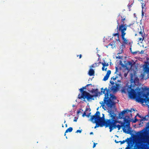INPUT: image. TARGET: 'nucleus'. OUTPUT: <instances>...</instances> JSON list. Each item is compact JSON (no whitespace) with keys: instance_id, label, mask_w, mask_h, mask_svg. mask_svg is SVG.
<instances>
[{"instance_id":"1","label":"nucleus","mask_w":149,"mask_h":149,"mask_svg":"<svg viewBox=\"0 0 149 149\" xmlns=\"http://www.w3.org/2000/svg\"><path fill=\"white\" fill-rule=\"evenodd\" d=\"M109 91L107 88H106L104 89L103 88H101V92L104 94L105 97L104 99V102H102V103H100L101 104V106L104 109V104H105L107 105L108 108L109 109H111L112 108L115 107V103L113 101V100H114L116 99V97L115 96L113 95H110L111 98V99L109 98Z\"/></svg>"},{"instance_id":"2","label":"nucleus","mask_w":149,"mask_h":149,"mask_svg":"<svg viewBox=\"0 0 149 149\" xmlns=\"http://www.w3.org/2000/svg\"><path fill=\"white\" fill-rule=\"evenodd\" d=\"M142 90L140 91V89L137 87L135 90L137 91H138L137 92L134 91L133 90L130 92L131 96L132 99H135L136 102H140L141 103H143L145 102L148 105L149 103V98L147 97V95L143 93L144 89L142 88Z\"/></svg>"},{"instance_id":"3","label":"nucleus","mask_w":149,"mask_h":149,"mask_svg":"<svg viewBox=\"0 0 149 149\" xmlns=\"http://www.w3.org/2000/svg\"><path fill=\"white\" fill-rule=\"evenodd\" d=\"M129 118V116H126L124 118V122H121V124L122 127H123V132L131 134L132 131L130 129L131 128L130 127V121L128 119Z\"/></svg>"},{"instance_id":"4","label":"nucleus","mask_w":149,"mask_h":149,"mask_svg":"<svg viewBox=\"0 0 149 149\" xmlns=\"http://www.w3.org/2000/svg\"><path fill=\"white\" fill-rule=\"evenodd\" d=\"M100 112L99 111H96V113L94 115L91 116L90 118L91 121L92 122H93L94 119H95L97 120H98V121L102 123V124H104V123H105V122L108 121V119H106V120L105 119L104 115V114H102L103 116L102 117H100Z\"/></svg>"},{"instance_id":"5","label":"nucleus","mask_w":149,"mask_h":149,"mask_svg":"<svg viewBox=\"0 0 149 149\" xmlns=\"http://www.w3.org/2000/svg\"><path fill=\"white\" fill-rule=\"evenodd\" d=\"M131 84L129 87V89H130V91H128L130 97L132 98V97L131 96L130 92L133 90L135 92V90H134L135 88L134 87L138 86L139 84V79L137 77H136L134 79H133V77L131 76L130 79Z\"/></svg>"},{"instance_id":"6","label":"nucleus","mask_w":149,"mask_h":149,"mask_svg":"<svg viewBox=\"0 0 149 149\" xmlns=\"http://www.w3.org/2000/svg\"><path fill=\"white\" fill-rule=\"evenodd\" d=\"M108 112L109 113L108 115L111 118V119H109L107 122L109 123H114L115 124H116L118 122L119 123L116 119V114L112 111L111 109H109Z\"/></svg>"},{"instance_id":"7","label":"nucleus","mask_w":149,"mask_h":149,"mask_svg":"<svg viewBox=\"0 0 149 149\" xmlns=\"http://www.w3.org/2000/svg\"><path fill=\"white\" fill-rule=\"evenodd\" d=\"M79 90L81 93V94H79L78 95V98L80 99H83V100L86 101L85 99H86L88 101V97L89 93L85 91H84L83 88H81Z\"/></svg>"},{"instance_id":"8","label":"nucleus","mask_w":149,"mask_h":149,"mask_svg":"<svg viewBox=\"0 0 149 149\" xmlns=\"http://www.w3.org/2000/svg\"><path fill=\"white\" fill-rule=\"evenodd\" d=\"M91 93L93 94L95 93L94 95H91L89 93L88 97V101H89L90 100H94V97H97L99 94H101L102 93L98 91V90L97 88L96 89H93L91 91Z\"/></svg>"},{"instance_id":"9","label":"nucleus","mask_w":149,"mask_h":149,"mask_svg":"<svg viewBox=\"0 0 149 149\" xmlns=\"http://www.w3.org/2000/svg\"><path fill=\"white\" fill-rule=\"evenodd\" d=\"M117 22L118 25L117 26V29H117L118 31L121 32V35H125L126 33L125 31L127 30V25L126 24H124V23L121 25H119L118 21H117Z\"/></svg>"},{"instance_id":"10","label":"nucleus","mask_w":149,"mask_h":149,"mask_svg":"<svg viewBox=\"0 0 149 149\" xmlns=\"http://www.w3.org/2000/svg\"><path fill=\"white\" fill-rule=\"evenodd\" d=\"M105 126L106 127H109L110 130L109 132H111L114 129L116 128L117 125L114 123H109L107 121L105 122Z\"/></svg>"},{"instance_id":"11","label":"nucleus","mask_w":149,"mask_h":149,"mask_svg":"<svg viewBox=\"0 0 149 149\" xmlns=\"http://www.w3.org/2000/svg\"><path fill=\"white\" fill-rule=\"evenodd\" d=\"M137 116L139 117L140 118H141V119L139 120L140 123L139 125L142 124L143 123V122L144 121H147L149 119V111L148 112V114L145 117L141 116L138 113L137 115Z\"/></svg>"},{"instance_id":"12","label":"nucleus","mask_w":149,"mask_h":149,"mask_svg":"<svg viewBox=\"0 0 149 149\" xmlns=\"http://www.w3.org/2000/svg\"><path fill=\"white\" fill-rule=\"evenodd\" d=\"M92 122L93 123H96V125L94 127V128L95 129L97 127H99V126L100 127H102L104 126H105V123H104V124H102V123L98 121V120H97L95 119H94V120H93V122Z\"/></svg>"},{"instance_id":"13","label":"nucleus","mask_w":149,"mask_h":149,"mask_svg":"<svg viewBox=\"0 0 149 149\" xmlns=\"http://www.w3.org/2000/svg\"><path fill=\"white\" fill-rule=\"evenodd\" d=\"M133 109H132L131 110H128V109H126L125 110H124L122 111L121 113H120L119 114V116L120 117V119L122 118L123 117V116L124 114L126 113H127L128 112H132V110ZM133 110L134 111H135V110L134 109H133Z\"/></svg>"},{"instance_id":"14","label":"nucleus","mask_w":149,"mask_h":149,"mask_svg":"<svg viewBox=\"0 0 149 149\" xmlns=\"http://www.w3.org/2000/svg\"><path fill=\"white\" fill-rule=\"evenodd\" d=\"M144 33L143 32V31H141L139 32V36H141V37L139 38H138L139 40L138 41L140 42H141L144 40L145 35H144Z\"/></svg>"},{"instance_id":"15","label":"nucleus","mask_w":149,"mask_h":149,"mask_svg":"<svg viewBox=\"0 0 149 149\" xmlns=\"http://www.w3.org/2000/svg\"><path fill=\"white\" fill-rule=\"evenodd\" d=\"M143 70L144 73L149 74V67L148 65L144 64L143 65Z\"/></svg>"},{"instance_id":"16","label":"nucleus","mask_w":149,"mask_h":149,"mask_svg":"<svg viewBox=\"0 0 149 149\" xmlns=\"http://www.w3.org/2000/svg\"><path fill=\"white\" fill-rule=\"evenodd\" d=\"M125 46L124 44H122L120 47V49L118 54H120L123 53V49L125 48Z\"/></svg>"},{"instance_id":"17","label":"nucleus","mask_w":149,"mask_h":149,"mask_svg":"<svg viewBox=\"0 0 149 149\" xmlns=\"http://www.w3.org/2000/svg\"><path fill=\"white\" fill-rule=\"evenodd\" d=\"M125 35H121V36L122 37V38L123 40V42L125 44H127L129 40H127L126 38H125Z\"/></svg>"},{"instance_id":"18","label":"nucleus","mask_w":149,"mask_h":149,"mask_svg":"<svg viewBox=\"0 0 149 149\" xmlns=\"http://www.w3.org/2000/svg\"><path fill=\"white\" fill-rule=\"evenodd\" d=\"M95 71L94 70L92 69H90L88 72V74L90 76H92L94 75Z\"/></svg>"},{"instance_id":"19","label":"nucleus","mask_w":149,"mask_h":149,"mask_svg":"<svg viewBox=\"0 0 149 149\" xmlns=\"http://www.w3.org/2000/svg\"><path fill=\"white\" fill-rule=\"evenodd\" d=\"M110 89L111 91H113L114 92H116L117 89V87L116 86H112Z\"/></svg>"},{"instance_id":"20","label":"nucleus","mask_w":149,"mask_h":149,"mask_svg":"<svg viewBox=\"0 0 149 149\" xmlns=\"http://www.w3.org/2000/svg\"><path fill=\"white\" fill-rule=\"evenodd\" d=\"M138 134L143 139H144L145 137V136H144V134H143V132H139V134Z\"/></svg>"},{"instance_id":"21","label":"nucleus","mask_w":149,"mask_h":149,"mask_svg":"<svg viewBox=\"0 0 149 149\" xmlns=\"http://www.w3.org/2000/svg\"><path fill=\"white\" fill-rule=\"evenodd\" d=\"M73 130V128L72 127H70L69 128H68L66 130L65 132V133H68V132H71Z\"/></svg>"},{"instance_id":"22","label":"nucleus","mask_w":149,"mask_h":149,"mask_svg":"<svg viewBox=\"0 0 149 149\" xmlns=\"http://www.w3.org/2000/svg\"><path fill=\"white\" fill-rule=\"evenodd\" d=\"M91 113L90 112V113H89L87 115H86V112L85 111L84 113H83V114H82V116L83 117H84L85 116H86L87 117H89L90 116V115Z\"/></svg>"},{"instance_id":"23","label":"nucleus","mask_w":149,"mask_h":149,"mask_svg":"<svg viewBox=\"0 0 149 149\" xmlns=\"http://www.w3.org/2000/svg\"><path fill=\"white\" fill-rule=\"evenodd\" d=\"M126 141V140H123L122 141H116V140H115V142L116 143H118L119 142H120V144H124V143H125Z\"/></svg>"},{"instance_id":"24","label":"nucleus","mask_w":149,"mask_h":149,"mask_svg":"<svg viewBox=\"0 0 149 149\" xmlns=\"http://www.w3.org/2000/svg\"><path fill=\"white\" fill-rule=\"evenodd\" d=\"M143 149H149V146L147 144H144L143 145Z\"/></svg>"},{"instance_id":"25","label":"nucleus","mask_w":149,"mask_h":149,"mask_svg":"<svg viewBox=\"0 0 149 149\" xmlns=\"http://www.w3.org/2000/svg\"><path fill=\"white\" fill-rule=\"evenodd\" d=\"M118 30H117V33H114L113 34V36H117V37H118V40H119L120 41V40H119V33L118 32Z\"/></svg>"},{"instance_id":"26","label":"nucleus","mask_w":149,"mask_h":149,"mask_svg":"<svg viewBox=\"0 0 149 149\" xmlns=\"http://www.w3.org/2000/svg\"><path fill=\"white\" fill-rule=\"evenodd\" d=\"M134 146V144L133 143L131 142L130 144L128 143V146L129 149H131V148L133 147Z\"/></svg>"},{"instance_id":"27","label":"nucleus","mask_w":149,"mask_h":149,"mask_svg":"<svg viewBox=\"0 0 149 149\" xmlns=\"http://www.w3.org/2000/svg\"><path fill=\"white\" fill-rule=\"evenodd\" d=\"M109 77V76L106 74V75L104 77L103 80L104 81H106L108 79Z\"/></svg>"},{"instance_id":"28","label":"nucleus","mask_w":149,"mask_h":149,"mask_svg":"<svg viewBox=\"0 0 149 149\" xmlns=\"http://www.w3.org/2000/svg\"><path fill=\"white\" fill-rule=\"evenodd\" d=\"M121 17L122 18L121 19V22H122L123 23H124L125 24V22H124L125 19V17L124 16L123 17L122 16H121Z\"/></svg>"},{"instance_id":"29","label":"nucleus","mask_w":149,"mask_h":149,"mask_svg":"<svg viewBox=\"0 0 149 149\" xmlns=\"http://www.w3.org/2000/svg\"><path fill=\"white\" fill-rule=\"evenodd\" d=\"M136 116H135V117H134V118H135V119L134 120H133L132 121V122L133 123H136L137 121H139V120H138V119H136Z\"/></svg>"},{"instance_id":"30","label":"nucleus","mask_w":149,"mask_h":149,"mask_svg":"<svg viewBox=\"0 0 149 149\" xmlns=\"http://www.w3.org/2000/svg\"><path fill=\"white\" fill-rule=\"evenodd\" d=\"M122 126V125L121 124V125L118 124L117 125L116 128L117 127L118 128V130H119L120 129L121 127Z\"/></svg>"},{"instance_id":"31","label":"nucleus","mask_w":149,"mask_h":149,"mask_svg":"<svg viewBox=\"0 0 149 149\" xmlns=\"http://www.w3.org/2000/svg\"><path fill=\"white\" fill-rule=\"evenodd\" d=\"M102 64L103 66L104 67L106 66H107L109 65V64H108V63H102Z\"/></svg>"},{"instance_id":"32","label":"nucleus","mask_w":149,"mask_h":149,"mask_svg":"<svg viewBox=\"0 0 149 149\" xmlns=\"http://www.w3.org/2000/svg\"><path fill=\"white\" fill-rule=\"evenodd\" d=\"M83 110L81 109H80L78 111H77V113L78 114H79L80 113H82Z\"/></svg>"},{"instance_id":"33","label":"nucleus","mask_w":149,"mask_h":149,"mask_svg":"<svg viewBox=\"0 0 149 149\" xmlns=\"http://www.w3.org/2000/svg\"><path fill=\"white\" fill-rule=\"evenodd\" d=\"M130 50L131 51V53L133 54H136L137 52H139L138 51H135V52H132V51H131V48H130Z\"/></svg>"},{"instance_id":"34","label":"nucleus","mask_w":149,"mask_h":149,"mask_svg":"<svg viewBox=\"0 0 149 149\" xmlns=\"http://www.w3.org/2000/svg\"><path fill=\"white\" fill-rule=\"evenodd\" d=\"M111 73V71L110 70H109L107 71L106 74L109 76V75Z\"/></svg>"},{"instance_id":"35","label":"nucleus","mask_w":149,"mask_h":149,"mask_svg":"<svg viewBox=\"0 0 149 149\" xmlns=\"http://www.w3.org/2000/svg\"><path fill=\"white\" fill-rule=\"evenodd\" d=\"M97 66V63H95L91 65V67L92 68H94Z\"/></svg>"},{"instance_id":"36","label":"nucleus","mask_w":149,"mask_h":149,"mask_svg":"<svg viewBox=\"0 0 149 149\" xmlns=\"http://www.w3.org/2000/svg\"><path fill=\"white\" fill-rule=\"evenodd\" d=\"M128 65L131 66V67L132 66V62L130 61H128Z\"/></svg>"},{"instance_id":"37","label":"nucleus","mask_w":149,"mask_h":149,"mask_svg":"<svg viewBox=\"0 0 149 149\" xmlns=\"http://www.w3.org/2000/svg\"><path fill=\"white\" fill-rule=\"evenodd\" d=\"M117 78V77H113L111 78V80L113 79V80L114 81Z\"/></svg>"},{"instance_id":"38","label":"nucleus","mask_w":149,"mask_h":149,"mask_svg":"<svg viewBox=\"0 0 149 149\" xmlns=\"http://www.w3.org/2000/svg\"><path fill=\"white\" fill-rule=\"evenodd\" d=\"M104 67L103 66V67L102 68V70L103 71H104V70L106 71L107 69V68H106L105 69H104Z\"/></svg>"},{"instance_id":"39","label":"nucleus","mask_w":149,"mask_h":149,"mask_svg":"<svg viewBox=\"0 0 149 149\" xmlns=\"http://www.w3.org/2000/svg\"><path fill=\"white\" fill-rule=\"evenodd\" d=\"M81 130H78L76 132L77 133H78V132H79V133H81Z\"/></svg>"},{"instance_id":"40","label":"nucleus","mask_w":149,"mask_h":149,"mask_svg":"<svg viewBox=\"0 0 149 149\" xmlns=\"http://www.w3.org/2000/svg\"><path fill=\"white\" fill-rule=\"evenodd\" d=\"M110 83L112 85H113L114 84V83L113 81H111V80L110 81Z\"/></svg>"},{"instance_id":"41","label":"nucleus","mask_w":149,"mask_h":149,"mask_svg":"<svg viewBox=\"0 0 149 149\" xmlns=\"http://www.w3.org/2000/svg\"><path fill=\"white\" fill-rule=\"evenodd\" d=\"M141 77H142L141 79H143V78L144 76V74L143 73V74H141Z\"/></svg>"},{"instance_id":"42","label":"nucleus","mask_w":149,"mask_h":149,"mask_svg":"<svg viewBox=\"0 0 149 149\" xmlns=\"http://www.w3.org/2000/svg\"><path fill=\"white\" fill-rule=\"evenodd\" d=\"M118 68L117 67H116V72H115V73H116L118 72Z\"/></svg>"},{"instance_id":"43","label":"nucleus","mask_w":149,"mask_h":149,"mask_svg":"<svg viewBox=\"0 0 149 149\" xmlns=\"http://www.w3.org/2000/svg\"><path fill=\"white\" fill-rule=\"evenodd\" d=\"M97 144V143H93V148H94L96 144Z\"/></svg>"},{"instance_id":"44","label":"nucleus","mask_w":149,"mask_h":149,"mask_svg":"<svg viewBox=\"0 0 149 149\" xmlns=\"http://www.w3.org/2000/svg\"><path fill=\"white\" fill-rule=\"evenodd\" d=\"M91 111V109H88V108H86V111Z\"/></svg>"},{"instance_id":"45","label":"nucleus","mask_w":149,"mask_h":149,"mask_svg":"<svg viewBox=\"0 0 149 149\" xmlns=\"http://www.w3.org/2000/svg\"><path fill=\"white\" fill-rule=\"evenodd\" d=\"M145 4H142V9L143 8V6H145Z\"/></svg>"},{"instance_id":"46","label":"nucleus","mask_w":149,"mask_h":149,"mask_svg":"<svg viewBox=\"0 0 149 149\" xmlns=\"http://www.w3.org/2000/svg\"><path fill=\"white\" fill-rule=\"evenodd\" d=\"M127 73H125L124 74V77H126L127 76Z\"/></svg>"},{"instance_id":"47","label":"nucleus","mask_w":149,"mask_h":149,"mask_svg":"<svg viewBox=\"0 0 149 149\" xmlns=\"http://www.w3.org/2000/svg\"><path fill=\"white\" fill-rule=\"evenodd\" d=\"M87 86H86V85L85 86L83 87H82V88H83V89L84 90V89H86V87Z\"/></svg>"},{"instance_id":"48","label":"nucleus","mask_w":149,"mask_h":149,"mask_svg":"<svg viewBox=\"0 0 149 149\" xmlns=\"http://www.w3.org/2000/svg\"><path fill=\"white\" fill-rule=\"evenodd\" d=\"M79 56V58H81V54H80L79 55H77V56Z\"/></svg>"},{"instance_id":"49","label":"nucleus","mask_w":149,"mask_h":149,"mask_svg":"<svg viewBox=\"0 0 149 149\" xmlns=\"http://www.w3.org/2000/svg\"><path fill=\"white\" fill-rule=\"evenodd\" d=\"M128 7L129 9H130V7H131V5L128 4Z\"/></svg>"},{"instance_id":"50","label":"nucleus","mask_w":149,"mask_h":149,"mask_svg":"<svg viewBox=\"0 0 149 149\" xmlns=\"http://www.w3.org/2000/svg\"><path fill=\"white\" fill-rule=\"evenodd\" d=\"M92 86V85L91 84H88L86 85V86Z\"/></svg>"},{"instance_id":"51","label":"nucleus","mask_w":149,"mask_h":149,"mask_svg":"<svg viewBox=\"0 0 149 149\" xmlns=\"http://www.w3.org/2000/svg\"><path fill=\"white\" fill-rule=\"evenodd\" d=\"M116 86H119V84H117L116 83Z\"/></svg>"},{"instance_id":"52","label":"nucleus","mask_w":149,"mask_h":149,"mask_svg":"<svg viewBox=\"0 0 149 149\" xmlns=\"http://www.w3.org/2000/svg\"><path fill=\"white\" fill-rule=\"evenodd\" d=\"M133 26V24H132V25H131H131H129V26H131V27L132 28V27Z\"/></svg>"},{"instance_id":"53","label":"nucleus","mask_w":149,"mask_h":149,"mask_svg":"<svg viewBox=\"0 0 149 149\" xmlns=\"http://www.w3.org/2000/svg\"><path fill=\"white\" fill-rule=\"evenodd\" d=\"M93 134V132H91L90 133V134L91 135V134Z\"/></svg>"},{"instance_id":"54","label":"nucleus","mask_w":149,"mask_h":149,"mask_svg":"<svg viewBox=\"0 0 149 149\" xmlns=\"http://www.w3.org/2000/svg\"><path fill=\"white\" fill-rule=\"evenodd\" d=\"M77 121V119H74V122H76V121Z\"/></svg>"},{"instance_id":"55","label":"nucleus","mask_w":149,"mask_h":149,"mask_svg":"<svg viewBox=\"0 0 149 149\" xmlns=\"http://www.w3.org/2000/svg\"><path fill=\"white\" fill-rule=\"evenodd\" d=\"M101 63V62H99L98 63V65H99L100 64V63Z\"/></svg>"},{"instance_id":"56","label":"nucleus","mask_w":149,"mask_h":149,"mask_svg":"<svg viewBox=\"0 0 149 149\" xmlns=\"http://www.w3.org/2000/svg\"><path fill=\"white\" fill-rule=\"evenodd\" d=\"M117 81L118 82H121V81L120 80H117Z\"/></svg>"},{"instance_id":"57","label":"nucleus","mask_w":149,"mask_h":149,"mask_svg":"<svg viewBox=\"0 0 149 149\" xmlns=\"http://www.w3.org/2000/svg\"><path fill=\"white\" fill-rule=\"evenodd\" d=\"M143 53V51L142 50L141 52V54H142Z\"/></svg>"},{"instance_id":"58","label":"nucleus","mask_w":149,"mask_h":149,"mask_svg":"<svg viewBox=\"0 0 149 149\" xmlns=\"http://www.w3.org/2000/svg\"><path fill=\"white\" fill-rule=\"evenodd\" d=\"M148 110L149 111V105H148Z\"/></svg>"},{"instance_id":"59","label":"nucleus","mask_w":149,"mask_h":149,"mask_svg":"<svg viewBox=\"0 0 149 149\" xmlns=\"http://www.w3.org/2000/svg\"><path fill=\"white\" fill-rule=\"evenodd\" d=\"M65 125V127H67V124H66Z\"/></svg>"},{"instance_id":"60","label":"nucleus","mask_w":149,"mask_h":149,"mask_svg":"<svg viewBox=\"0 0 149 149\" xmlns=\"http://www.w3.org/2000/svg\"><path fill=\"white\" fill-rule=\"evenodd\" d=\"M109 45H111V46L112 45V44H111V43L109 44Z\"/></svg>"},{"instance_id":"61","label":"nucleus","mask_w":149,"mask_h":149,"mask_svg":"<svg viewBox=\"0 0 149 149\" xmlns=\"http://www.w3.org/2000/svg\"><path fill=\"white\" fill-rule=\"evenodd\" d=\"M62 127H64V126H63V124H62Z\"/></svg>"},{"instance_id":"62","label":"nucleus","mask_w":149,"mask_h":149,"mask_svg":"<svg viewBox=\"0 0 149 149\" xmlns=\"http://www.w3.org/2000/svg\"><path fill=\"white\" fill-rule=\"evenodd\" d=\"M66 135V133H65L64 134V136H65Z\"/></svg>"},{"instance_id":"63","label":"nucleus","mask_w":149,"mask_h":149,"mask_svg":"<svg viewBox=\"0 0 149 149\" xmlns=\"http://www.w3.org/2000/svg\"><path fill=\"white\" fill-rule=\"evenodd\" d=\"M119 75V76H121V74H120Z\"/></svg>"},{"instance_id":"64","label":"nucleus","mask_w":149,"mask_h":149,"mask_svg":"<svg viewBox=\"0 0 149 149\" xmlns=\"http://www.w3.org/2000/svg\"><path fill=\"white\" fill-rule=\"evenodd\" d=\"M98 109V108H97V110Z\"/></svg>"}]
</instances>
